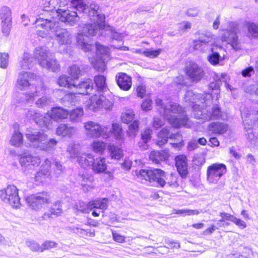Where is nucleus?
<instances>
[{
  "label": "nucleus",
  "mask_w": 258,
  "mask_h": 258,
  "mask_svg": "<svg viewBox=\"0 0 258 258\" xmlns=\"http://www.w3.org/2000/svg\"><path fill=\"white\" fill-rule=\"evenodd\" d=\"M220 56L218 52H213L208 57L209 61L213 65H216L218 63Z\"/></svg>",
  "instance_id": "obj_59"
},
{
  "label": "nucleus",
  "mask_w": 258,
  "mask_h": 258,
  "mask_svg": "<svg viewBox=\"0 0 258 258\" xmlns=\"http://www.w3.org/2000/svg\"><path fill=\"white\" fill-rule=\"evenodd\" d=\"M107 150L112 159L118 160L123 156V150L118 146L110 144L107 146Z\"/></svg>",
  "instance_id": "obj_40"
},
{
  "label": "nucleus",
  "mask_w": 258,
  "mask_h": 258,
  "mask_svg": "<svg viewBox=\"0 0 258 258\" xmlns=\"http://www.w3.org/2000/svg\"><path fill=\"white\" fill-rule=\"evenodd\" d=\"M107 203L108 200L106 198L92 201L90 202L91 210L94 208L105 210L107 208Z\"/></svg>",
  "instance_id": "obj_46"
},
{
  "label": "nucleus",
  "mask_w": 258,
  "mask_h": 258,
  "mask_svg": "<svg viewBox=\"0 0 258 258\" xmlns=\"http://www.w3.org/2000/svg\"><path fill=\"white\" fill-rule=\"evenodd\" d=\"M104 99L105 96L104 95L100 94L99 93H98V94H95L87 101L86 106L88 109L95 110L98 108H101V104Z\"/></svg>",
  "instance_id": "obj_31"
},
{
  "label": "nucleus",
  "mask_w": 258,
  "mask_h": 258,
  "mask_svg": "<svg viewBox=\"0 0 258 258\" xmlns=\"http://www.w3.org/2000/svg\"><path fill=\"white\" fill-rule=\"evenodd\" d=\"M152 102L150 99H145L141 105L142 109L143 110L147 111L149 110L152 108Z\"/></svg>",
  "instance_id": "obj_63"
},
{
  "label": "nucleus",
  "mask_w": 258,
  "mask_h": 258,
  "mask_svg": "<svg viewBox=\"0 0 258 258\" xmlns=\"http://www.w3.org/2000/svg\"><path fill=\"white\" fill-rule=\"evenodd\" d=\"M32 62L33 57L31 54L24 52L19 58V64L22 69H30L32 67Z\"/></svg>",
  "instance_id": "obj_39"
},
{
  "label": "nucleus",
  "mask_w": 258,
  "mask_h": 258,
  "mask_svg": "<svg viewBox=\"0 0 258 258\" xmlns=\"http://www.w3.org/2000/svg\"><path fill=\"white\" fill-rule=\"evenodd\" d=\"M57 243L53 241H45L41 246V251L45 250H48L52 248L55 247Z\"/></svg>",
  "instance_id": "obj_57"
},
{
  "label": "nucleus",
  "mask_w": 258,
  "mask_h": 258,
  "mask_svg": "<svg viewBox=\"0 0 258 258\" xmlns=\"http://www.w3.org/2000/svg\"><path fill=\"white\" fill-rule=\"evenodd\" d=\"M97 60L95 62H92L93 67L98 71L103 72L105 69V61L108 60L109 52V49L97 42L95 44Z\"/></svg>",
  "instance_id": "obj_15"
},
{
  "label": "nucleus",
  "mask_w": 258,
  "mask_h": 258,
  "mask_svg": "<svg viewBox=\"0 0 258 258\" xmlns=\"http://www.w3.org/2000/svg\"><path fill=\"white\" fill-rule=\"evenodd\" d=\"M62 211L61 203L59 201H57L52 205L48 212L44 213L43 218L44 219L47 218H53V216L59 215Z\"/></svg>",
  "instance_id": "obj_38"
},
{
  "label": "nucleus",
  "mask_w": 258,
  "mask_h": 258,
  "mask_svg": "<svg viewBox=\"0 0 258 258\" xmlns=\"http://www.w3.org/2000/svg\"><path fill=\"white\" fill-rule=\"evenodd\" d=\"M76 207L78 211L83 213H88L89 211L91 210L90 202L86 204L82 201H80L76 205Z\"/></svg>",
  "instance_id": "obj_54"
},
{
  "label": "nucleus",
  "mask_w": 258,
  "mask_h": 258,
  "mask_svg": "<svg viewBox=\"0 0 258 258\" xmlns=\"http://www.w3.org/2000/svg\"><path fill=\"white\" fill-rule=\"evenodd\" d=\"M0 198L2 201L10 204L13 208H19L21 206L18 189L16 186L9 185L0 190Z\"/></svg>",
  "instance_id": "obj_12"
},
{
  "label": "nucleus",
  "mask_w": 258,
  "mask_h": 258,
  "mask_svg": "<svg viewBox=\"0 0 258 258\" xmlns=\"http://www.w3.org/2000/svg\"><path fill=\"white\" fill-rule=\"evenodd\" d=\"M81 146L79 144L75 142H71L67 148V152L70 155V157L72 159L77 158L80 154V151Z\"/></svg>",
  "instance_id": "obj_45"
},
{
  "label": "nucleus",
  "mask_w": 258,
  "mask_h": 258,
  "mask_svg": "<svg viewBox=\"0 0 258 258\" xmlns=\"http://www.w3.org/2000/svg\"><path fill=\"white\" fill-rule=\"evenodd\" d=\"M76 132V128L68 124L61 123L56 128V134L62 137L71 138Z\"/></svg>",
  "instance_id": "obj_32"
},
{
  "label": "nucleus",
  "mask_w": 258,
  "mask_h": 258,
  "mask_svg": "<svg viewBox=\"0 0 258 258\" xmlns=\"http://www.w3.org/2000/svg\"><path fill=\"white\" fill-rule=\"evenodd\" d=\"M34 91H32L25 94V99L27 102H33L36 97L42 95L35 102V105L40 108H44L51 103V97L47 96L49 92L50 89L46 86L43 82L37 84L35 86Z\"/></svg>",
  "instance_id": "obj_9"
},
{
  "label": "nucleus",
  "mask_w": 258,
  "mask_h": 258,
  "mask_svg": "<svg viewBox=\"0 0 258 258\" xmlns=\"http://www.w3.org/2000/svg\"><path fill=\"white\" fill-rule=\"evenodd\" d=\"M25 136L31 147L41 150L48 151L54 149L57 143L54 139L48 140L47 135L43 131L28 129L26 132Z\"/></svg>",
  "instance_id": "obj_6"
},
{
  "label": "nucleus",
  "mask_w": 258,
  "mask_h": 258,
  "mask_svg": "<svg viewBox=\"0 0 258 258\" xmlns=\"http://www.w3.org/2000/svg\"><path fill=\"white\" fill-rule=\"evenodd\" d=\"M77 158V162L83 168L91 166L94 156L90 153H80Z\"/></svg>",
  "instance_id": "obj_35"
},
{
  "label": "nucleus",
  "mask_w": 258,
  "mask_h": 258,
  "mask_svg": "<svg viewBox=\"0 0 258 258\" xmlns=\"http://www.w3.org/2000/svg\"><path fill=\"white\" fill-rule=\"evenodd\" d=\"M84 114V111L82 108L78 107L72 110L69 112L70 118L72 122H78L81 120Z\"/></svg>",
  "instance_id": "obj_47"
},
{
  "label": "nucleus",
  "mask_w": 258,
  "mask_h": 258,
  "mask_svg": "<svg viewBox=\"0 0 258 258\" xmlns=\"http://www.w3.org/2000/svg\"><path fill=\"white\" fill-rule=\"evenodd\" d=\"M99 8L94 2L90 4L89 16L92 23L84 24L82 30L78 32L77 36L78 45L86 52L91 51L94 47L90 43V36L98 33L101 36L109 35L112 39L111 45L114 48L119 49L123 44L122 34L115 31L112 27L105 24V16L99 11Z\"/></svg>",
  "instance_id": "obj_1"
},
{
  "label": "nucleus",
  "mask_w": 258,
  "mask_h": 258,
  "mask_svg": "<svg viewBox=\"0 0 258 258\" xmlns=\"http://www.w3.org/2000/svg\"><path fill=\"white\" fill-rule=\"evenodd\" d=\"M72 80L66 75H61L58 79L57 84L59 86L67 87L70 89L75 87V84L72 82Z\"/></svg>",
  "instance_id": "obj_44"
},
{
  "label": "nucleus",
  "mask_w": 258,
  "mask_h": 258,
  "mask_svg": "<svg viewBox=\"0 0 258 258\" xmlns=\"http://www.w3.org/2000/svg\"><path fill=\"white\" fill-rule=\"evenodd\" d=\"M214 43L213 38L210 36H201L198 40L195 41V49L205 51L209 50Z\"/></svg>",
  "instance_id": "obj_26"
},
{
  "label": "nucleus",
  "mask_w": 258,
  "mask_h": 258,
  "mask_svg": "<svg viewBox=\"0 0 258 258\" xmlns=\"http://www.w3.org/2000/svg\"><path fill=\"white\" fill-rule=\"evenodd\" d=\"M55 172L56 176L63 173L66 171V167L60 162L55 161L54 162Z\"/></svg>",
  "instance_id": "obj_56"
},
{
  "label": "nucleus",
  "mask_w": 258,
  "mask_h": 258,
  "mask_svg": "<svg viewBox=\"0 0 258 258\" xmlns=\"http://www.w3.org/2000/svg\"><path fill=\"white\" fill-rule=\"evenodd\" d=\"M214 81L209 84V88L212 90H215V94H219L220 93V87L222 84V82L225 83V87L227 90H232L231 86L228 84L230 80L229 76L225 73L218 75L216 74L213 77Z\"/></svg>",
  "instance_id": "obj_21"
},
{
  "label": "nucleus",
  "mask_w": 258,
  "mask_h": 258,
  "mask_svg": "<svg viewBox=\"0 0 258 258\" xmlns=\"http://www.w3.org/2000/svg\"><path fill=\"white\" fill-rule=\"evenodd\" d=\"M26 244L32 251H36L39 250H41V246H40L38 243L33 240H28L26 241Z\"/></svg>",
  "instance_id": "obj_58"
},
{
  "label": "nucleus",
  "mask_w": 258,
  "mask_h": 258,
  "mask_svg": "<svg viewBox=\"0 0 258 258\" xmlns=\"http://www.w3.org/2000/svg\"><path fill=\"white\" fill-rule=\"evenodd\" d=\"M247 27V36L250 38H258V23L248 22L245 25Z\"/></svg>",
  "instance_id": "obj_41"
},
{
  "label": "nucleus",
  "mask_w": 258,
  "mask_h": 258,
  "mask_svg": "<svg viewBox=\"0 0 258 258\" xmlns=\"http://www.w3.org/2000/svg\"><path fill=\"white\" fill-rule=\"evenodd\" d=\"M198 95L194 93L192 90H188L185 94V99L186 101L194 102L196 101Z\"/></svg>",
  "instance_id": "obj_62"
},
{
  "label": "nucleus",
  "mask_w": 258,
  "mask_h": 258,
  "mask_svg": "<svg viewBox=\"0 0 258 258\" xmlns=\"http://www.w3.org/2000/svg\"><path fill=\"white\" fill-rule=\"evenodd\" d=\"M73 88H75L76 90V91L73 93L74 95L76 94L87 95L95 89L93 87L92 80L89 78L85 79L78 85L75 84V87H73Z\"/></svg>",
  "instance_id": "obj_24"
},
{
  "label": "nucleus",
  "mask_w": 258,
  "mask_h": 258,
  "mask_svg": "<svg viewBox=\"0 0 258 258\" xmlns=\"http://www.w3.org/2000/svg\"><path fill=\"white\" fill-rule=\"evenodd\" d=\"M134 117L135 113L133 110L126 109L122 113L121 119L123 123L128 124L134 119Z\"/></svg>",
  "instance_id": "obj_51"
},
{
  "label": "nucleus",
  "mask_w": 258,
  "mask_h": 258,
  "mask_svg": "<svg viewBox=\"0 0 258 258\" xmlns=\"http://www.w3.org/2000/svg\"><path fill=\"white\" fill-rule=\"evenodd\" d=\"M168 139L175 140V142L170 143V144L175 149H178L183 145L180 134L178 133H170L168 127L163 128L159 132L156 144L158 146L161 147L167 142Z\"/></svg>",
  "instance_id": "obj_11"
},
{
  "label": "nucleus",
  "mask_w": 258,
  "mask_h": 258,
  "mask_svg": "<svg viewBox=\"0 0 258 258\" xmlns=\"http://www.w3.org/2000/svg\"><path fill=\"white\" fill-rule=\"evenodd\" d=\"M9 55L6 52H0V67L7 69L9 65Z\"/></svg>",
  "instance_id": "obj_55"
},
{
  "label": "nucleus",
  "mask_w": 258,
  "mask_h": 258,
  "mask_svg": "<svg viewBox=\"0 0 258 258\" xmlns=\"http://www.w3.org/2000/svg\"><path fill=\"white\" fill-rule=\"evenodd\" d=\"M168 157V153L166 151L154 150L149 155L150 161L155 164H159L163 161L167 160Z\"/></svg>",
  "instance_id": "obj_29"
},
{
  "label": "nucleus",
  "mask_w": 258,
  "mask_h": 258,
  "mask_svg": "<svg viewBox=\"0 0 258 258\" xmlns=\"http://www.w3.org/2000/svg\"><path fill=\"white\" fill-rule=\"evenodd\" d=\"M92 150L96 153L102 154L106 147V144L100 141H94L91 144Z\"/></svg>",
  "instance_id": "obj_49"
},
{
  "label": "nucleus",
  "mask_w": 258,
  "mask_h": 258,
  "mask_svg": "<svg viewBox=\"0 0 258 258\" xmlns=\"http://www.w3.org/2000/svg\"><path fill=\"white\" fill-rule=\"evenodd\" d=\"M241 117L244 125V130L247 132V138L251 144L254 145L257 142L256 138L253 133L252 126H258V117H256L253 121L250 118V115L245 112H241Z\"/></svg>",
  "instance_id": "obj_18"
},
{
  "label": "nucleus",
  "mask_w": 258,
  "mask_h": 258,
  "mask_svg": "<svg viewBox=\"0 0 258 258\" xmlns=\"http://www.w3.org/2000/svg\"><path fill=\"white\" fill-rule=\"evenodd\" d=\"M239 30L237 22L229 23L228 29L223 30L222 31L221 40L230 44L234 49H240V44L237 36Z\"/></svg>",
  "instance_id": "obj_10"
},
{
  "label": "nucleus",
  "mask_w": 258,
  "mask_h": 258,
  "mask_svg": "<svg viewBox=\"0 0 258 258\" xmlns=\"http://www.w3.org/2000/svg\"><path fill=\"white\" fill-rule=\"evenodd\" d=\"M186 75L192 82H199L204 75V71L195 62H190L185 69Z\"/></svg>",
  "instance_id": "obj_23"
},
{
  "label": "nucleus",
  "mask_w": 258,
  "mask_h": 258,
  "mask_svg": "<svg viewBox=\"0 0 258 258\" xmlns=\"http://www.w3.org/2000/svg\"><path fill=\"white\" fill-rule=\"evenodd\" d=\"M136 173L138 178L149 181L150 183H153L154 185L157 186L163 187L166 184L169 186H175L176 185L175 181L167 182L166 181L167 180L166 175L161 169H142L139 171H137Z\"/></svg>",
  "instance_id": "obj_7"
},
{
  "label": "nucleus",
  "mask_w": 258,
  "mask_h": 258,
  "mask_svg": "<svg viewBox=\"0 0 258 258\" xmlns=\"http://www.w3.org/2000/svg\"><path fill=\"white\" fill-rule=\"evenodd\" d=\"M151 133L152 131L150 129H146L143 133H142L141 137L143 143H139V146L140 148H142L143 149H147L148 145H147V143L151 138Z\"/></svg>",
  "instance_id": "obj_48"
},
{
  "label": "nucleus",
  "mask_w": 258,
  "mask_h": 258,
  "mask_svg": "<svg viewBox=\"0 0 258 258\" xmlns=\"http://www.w3.org/2000/svg\"><path fill=\"white\" fill-rule=\"evenodd\" d=\"M71 9L63 10L58 9L56 11V15L58 20L59 19L62 22H64L70 25H73L78 22L80 19V16L78 15L79 13H83L87 14L88 17L90 8L84 3L83 0H71Z\"/></svg>",
  "instance_id": "obj_4"
},
{
  "label": "nucleus",
  "mask_w": 258,
  "mask_h": 258,
  "mask_svg": "<svg viewBox=\"0 0 258 258\" xmlns=\"http://www.w3.org/2000/svg\"><path fill=\"white\" fill-rule=\"evenodd\" d=\"M50 119L54 121H59L67 118L69 115V112L61 107H56L51 108L50 111L48 112Z\"/></svg>",
  "instance_id": "obj_28"
},
{
  "label": "nucleus",
  "mask_w": 258,
  "mask_h": 258,
  "mask_svg": "<svg viewBox=\"0 0 258 258\" xmlns=\"http://www.w3.org/2000/svg\"><path fill=\"white\" fill-rule=\"evenodd\" d=\"M50 201L49 195L46 192L31 195L26 198L28 206L31 209L38 210L42 208Z\"/></svg>",
  "instance_id": "obj_13"
},
{
  "label": "nucleus",
  "mask_w": 258,
  "mask_h": 258,
  "mask_svg": "<svg viewBox=\"0 0 258 258\" xmlns=\"http://www.w3.org/2000/svg\"><path fill=\"white\" fill-rule=\"evenodd\" d=\"M139 122L138 120H134L128 126L127 134L130 137L133 138L136 136L139 131Z\"/></svg>",
  "instance_id": "obj_53"
},
{
  "label": "nucleus",
  "mask_w": 258,
  "mask_h": 258,
  "mask_svg": "<svg viewBox=\"0 0 258 258\" xmlns=\"http://www.w3.org/2000/svg\"><path fill=\"white\" fill-rule=\"evenodd\" d=\"M12 12L10 8L3 6L0 9V21L3 34L7 37L12 27Z\"/></svg>",
  "instance_id": "obj_17"
},
{
  "label": "nucleus",
  "mask_w": 258,
  "mask_h": 258,
  "mask_svg": "<svg viewBox=\"0 0 258 258\" xmlns=\"http://www.w3.org/2000/svg\"><path fill=\"white\" fill-rule=\"evenodd\" d=\"M34 56L42 68L54 72H57L59 70V64L47 47H36L34 51Z\"/></svg>",
  "instance_id": "obj_8"
},
{
  "label": "nucleus",
  "mask_w": 258,
  "mask_h": 258,
  "mask_svg": "<svg viewBox=\"0 0 258 258\" xmlns=\"http://www.w3.org/2000/svg\"><path fill=\"white\" fill-rule=\"evenodd\" d=\"M87 136L93 138L102 137L103 139L108 138L113 134L117 140H121L122 137V130L120 125L113 123L112 128L106 125H101L94 121H88L84 124Z\"/></svg>",
  "instance_id": "obj_5"
},
{
  "label": "nucleus",
  "mask_w": 258,
  "mask_h": 258,
  "mask_svg": "<svg viewBox=\"0 0 258 258\" xmlns=\"http://www.w3.org/2000/svg\"><path fill=\"white\" fill-rule=\"evenodd\" d=\"M10 144L15 147H20L23 143V136L18 131H15L10 140Z\"/></svg>",
  "instance_id": "obj_43"
},
{
  "label": "nucleus",
  "mask_w": 258,
  "mask_h": 258,
  "mask_svg": "<svg viewBox=\"0 0 258 258\" xmlns=\"http://www.w3.org/2000/svg\"><path fill=\"white\" fill-rule=\"evenodd\" d=\"M116 81L119 88L124 91L130 90L132 86V78L124 73H119L116 76Z\"/></svg>",
  "instance_id": "obj_27"
},
{
  "label": "nucleus",
  "mask_w": 258,
  "mask_h": 258,
  "mask_svg": "<svg viewBox=\"0 0 258 258\" xmlns=\"http://www.w3.org/2000/svg\"><path fill=\"white\" fill-rule=\"evenodd\" d=\"M22 170L26 174H32L40 164V158L37 156H22L19 159Z\"/></svg>",
  "instance_id": "obj_16"
},
{
  "label": "nucleus",
  "mask_w": 258,
  "mask_h": 258,
  "mask_svg": "<svg viewBox=\"0 0 258 258\" xmlns=\"http://www.w3.org/2000/svg\"><path fill=\"white\" fill-rule=\"evenodd\" d=\"M78 180L81 182L83 189L85 192H87L90 189L93 188V186L91 183L93 180L92 176L89 175L86 173H83L79 175Z\"/></svg>",
  "instance_id": "obj_36"
},
{
  "label": "nucleus",
  "mask_w": 258,
  "mask_h": 258,
  "mask_svg": "<svg viewBox=\"0 0 258 258\" xmlns=\"http://www.w3.org/2000/svg\"><path fill=\"white\" fill-rule=\"evenodd\" d=\"M51 162L48 159L45 160L40 168V170L35 175V180L38 182H42L50 176Z\"/></svg>",
  "instance_id": "obj_25"
},
{
  "label": "nucleus",
  "mask_w": 258,
  "mask_h": 258,
  "mask_svg": "<svg viewBox=\"0 0 258 258\" xmlns=\"http://www.w3.org/2000/svg\"><path fill=\"white\" fill-rule=\"evenodd\" d=\"M254 73L252 67H249L241 71V75L243 77H250Z\"/></svg>",
  "instance_id": "obj_64"
},
{
  "label": "nucleus",
  "mask_w": 258,
  "mask_h": 258,
  "mask_svg": "<svg viewBox=\"0 0 258 258\" xmlns=\"http://www.w3.org/2000/svg\"><path fill=\"white\" fill-rule=\"evenodd\" d=\"M72 232L78 234L81 237L86 238L87 237H94L95 232L89 229H86L83 225H77L71 228Z\"/></svg>",
  "instance_id": "obj_37"
},
{
  "label": "nucleus",
  "mask_w": 258,
  "mask_h": 258,
  "mask_svg": "<svg viewBox=\"0 0 258 258\" xmlns=\"http://www.w3.org/2000/svg\"><path fill=\"white\" fill-rule=\"evenodd\" d=\"M155 102L160 112L173 127L177 128L181 126H188V118L182 107L178 104L174 103L165 105L162 100L158 98L155 100Z\"/></svg>",
  "instance_id": "obj_3"
},
{
  "label": "nucleus",
  "mask_w": 258,
  "mask_h": 258,
  "mask_svg": "<svg viewBox=\"0 0 258 258\" xmlns=\"http://www.w3.org/2000/svg\"><path fill=\"white\" fill-rule=\"evenodd\" d=\"M68 73L74 79H78L82 76L80 67L76 64H73L68 68Z\"/></svg>",
  "instance_id": "obj_50"
},
{
  "label": "nucleus",
  "mask_w": 258,
  "mask_h": 258,
  "mask_svg": "<svg viewBox=\"0 0 258 258\" xmlns=\"http://www.w3.org/2000/svg\"><path fill=\"white\" fill-rule=\"evenodd\" d=\"M37 75L35 73L22 71L19 74L16 87L20 90H26L32 85L31 82L36 80Z\"/></svg>",
  "instance_id": "obj_20"
},
{
  "label": "nucleus",
  "mask_w": 258,
  "mask_h": 258,
  "mask_svg": "<svg viewBox=\"0 0 258 258\" xmlns=\"http://www.w3.org/2000/svg\"><path fill=\"white\" fill-rule=\"evenodd\" d=\"M91 167L93 171L95 173L104 172L107 169L106 159L101 157H97L95 159L93 158Z\"/></svg>",
  "instance_id": "obj_33"
},
{
  "label": "nucleus",
  "mask_w": 258,
  "mask_h": 258,
  "mask_svg": "<svg viewBox=\"0 0 258 258\" xmlns=\"http://www.w3.org/2000/svg\"><path fill=\"white\" fill-rule=\"evenodd\" d=\"M206 112L207 113L205 112V110H199L195 114V116L197 118L202 119L205 121L217 119L221 116L220 107L217 105L214 106L211 109L207 110Z\"/></svg>",
  "instance_id": "obj_22"
},
{
  "label": "nucleus",
  "mask_w": 258,
  "mask_h": 258,
  "mask_svg": "<svg viewBox=\"0 0 258 258\" xmlns=\"http://www.w3.org/2000/svg\"><path fill=\"white\" fill-rule=\"evenodd\" d=\"M227 171L226 166L223 163H214L208 167L207 177L208 181L212 183H217L221 177Z\"/></svg>",
  "instance_id": "obj_14"
},
{
  "label": "nucleus",
  "mask_w": 258,
  "mask_h": 258,
  "mask_svg": "<svg viewBox=\"0 0 258 258\" xmlns=\"http://www.w3.org/2000/svg\"><path fill=\"white\" fill-rule=\"evenodd\" d=\"M176 214L182 215H198L199 212L198 210L182 209L176 210Z\"/></svg>",
  "instance_id": "obj_61"
},
{
  "label": "nucleus",
  "mask_w": 258,
  "mask_h": 258,
  "mask_svg": "<svg viewBox=\"0 0 258 258\" xmlns=\"http://www.w3.org/2000/svg\"><path fill=\"white\" fill-rule=\"evenodd\" d=\"M161 52V49L145 50L144 55L150 58H155L157 57L160 54Z\"/></svg>",
  "instance_id": "obj_60"
},
{
  "label": "nucleus",
  "mask_w": 258,
  "mask_h": 258,
  "mask_svg": "<svg viewBox=\"0 0 258 258\" xmlns=\"http://www.w3.org/2000/svg\"><path fill=\"white\" fill-rule=\"evenodd\" d=\"M28 117L32 118L35 123L39 126L50 129L52 127V120L50 118L48 113L45 115H41L36 112L35 110H29L26 114Z\"/></svg>",
  "instance_id": "obj_19"
},
{
  "label": "nucleus",
  "mask_w": 258,
  "mask_h": 258,
  "mask_svg": "<svg viewBox=\"0 0 258 258\" xmlns=\"http://www.w3.org/2000/svg\"><path fill=\"white\" fill-rule=\"evenodd\" d=\"M35 24L37 27L43 29L36 30V33L39 37H46L50 32L54 34L56 41L60 45H68L71 43V33L67 29L61 28L57 18L52 17L49 19L39 17L36 19Z\"/></svg>",
  "instance_id": "obj_2"
},
{
  "label": "nucleus",
  "mask_w": 258,
  "mask_h": 258,
  "mask_svg": "<svg viewBox=\"0 0 258 258\" xmlns=\"http://www.w3.org/2000/svg\"><path fill=\"white\" fill-rule=\"evenodd\" d=\"M228 130V125L221 122H213L208 126L209 131L214 135H222Z\"/></svg>",
  "instance_id": "obj_34"
},
{
  "label": "nucleus",
  "mask_w": 258,
  "mask_h": 258,
  "mask_svg": "<svg viewBox=\"0 0 258 258\" xmlns=\"http://www.w3.org/2000/svg\"><path fill=\"white\" fill-rule=\"evenodd\" d=\"M175 165L181 176L185 177L188 173L186 157L184 155L176 156L175 158Z\"/></svg>",
  "instance_id": "obj_30"
},
{
  "label": "nucleus",
  "mask_w": 258,
  "mask_h": 258,
  "mask_svg": "<svg viewBox=\"0 0 258 258\" xmlns=\"http://www.w3.org/2000/svg\"><path fill=\"white\" fill-rule=\"evenodd\" d=\"M98 93L100 91H104L107 89L106 78L103 75H96L94 78Z\"/></svg>",
  "instance_id": "obj_42"
},
{
  "label": "nucleus",
  "mask_w": 258,
  "mask_h": 258,
  "mask_svg": "<svg viewBox=\"0 0 258 258\" xmlns=\"http://www.w3.org/2000/svg\"><path fill=\"white\" fill-rule=\"evenodd\" d=\"M185 77L183 75H180L174 79L173 83L177 91H179L187 86V83L185 81Z\"/></svg>",
  "instance_id": "obj_52"
}]
</instances>
